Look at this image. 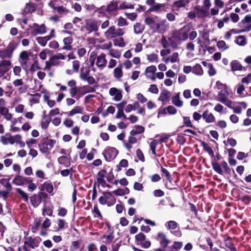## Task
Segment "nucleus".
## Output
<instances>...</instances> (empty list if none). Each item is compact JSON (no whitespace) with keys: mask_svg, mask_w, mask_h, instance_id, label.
Wrapping results in <instances>:
<instances>
[{"mask_svg":"<svg viewBox=\"0 0 251 251\" xmlns=\"http://www.w3.org/2000/svg\"><path fill=\"white\" fill-rule=\"evenodd\" d=\"M96 61V64L100 70H102L107 64V60L106 59V54L102 53L97 56V53L95 51L90 53L89 58V63L90 67H94Z\"/></svg>","mask_w":251,"mask_h":251,"instance_id":"1","label":"nucleus"},{"mask_svg":"<svg viewBox=\"0 0 251 251\" xmlns=\"http://www.w3.org/2000/svg\"><path fill=\"white\" fill-rule=\"evenodd\" d=\"M18 43L12 41L9 43L7 47L0 50V57L1 59H11L13 56L14 51L17 48Z\"/></svg>","mask_w":251,"mask_h":251,"instance_id":"2","label":"nucleus"},{"mask_svg":"<svg viewBox=\"0 0 251 251\" xmlns=\"http://www.w3.org/2000/svg\"><path fill=\"white\" fill-rule=\"evenodd\" d=\"M18 43L12 41L9 43L7 47L0 50V57L1 59H11L13 56L14 51L17 48Z\"/></svg>","mask_w":251,"mask_h":251,"instance_id":"3","label":"nucleus"},{"mask_svg":"<svg viewBox=\"0 0 251 251\" xmlns=\"http://www.w3.org/2000/svg\"><path fill=\"white\" fill-rule=\"evenodd\" d=\"M190 30L189 26H184L179 30H176L174 32L173 38L178 42L185 41L188 37V33Z\"/></svg>","mask_w":251,"mask_h":251,"instance_id":"4","label":"nucleus"},{"mask_svg":"<svg viewBox=\"0 0 251 251\" xmlns=\"http://www.w3.org/2000/svg\"><path fill=\"white\" fill-rule=\"evenodd\" d=\"M50 199L48 194L43 192H39L37 194H34L30 198V202L34 207H37L42 201L46 202Z\"/></svg>","mask_w":251,"mask_h":251,"instance_id":"5","label":"nucleus"},{"mask_svg":"<svg viewBox=\"0 0 251 251\" xmlns=\"http://www.w3.org/2000/svg\"><path fill=\"white\" fill-rule=\"evenodd\" d=\"M41 241L42 239L39 237L33 238L31 236H25L23 249L25 251H29L26 246L29 248L35 249L39 246Z\"/></svg>","mask_w":251,"mask_h":251,"instance_id":"6","label":"nucleus"},{"mask_svg":"<svg viewBox=\"0 0 251 251\" xmlns=\"http://www.w3.org/2000/svg\"><path fill=\"white\" fill-rule=\"evenodd\" d=\"M135 242L137 245L144 249L149 248L151 245V242L147 240L146 235L142 232L139 233L135 236Z\"/></svg>","mask_w":251,"mask_h":251,"instance_id":"7","label":"nucleus"},{"mask_svg":"<svg viewBox=\"0 0 251 251\" xmlns=\"http://www.w3.org/2000/svg\"><path fill=\"white\" fill-rule=\"evenodd\" d=\"M29 54L26 50L22 51L19 55V61L21 67L25 71H27L29 68Z\"/></svg>","mask_w":251,"mask_h":251,"instance_id":"8","label":"nucleus"},{"mask_svg":"<svg viewBox=\"0 0 251 251\" xmlns=\"http://www.w3.org/2000/svg\"><path fill=\"white\" fill-rule=\"evenodd\" d=\"M55 142V140L50 139L47 142L39 144L38 146L40 151L44 153H49Z\"/></svg>","mask_w":251,"mask_h":251,"instance_id":"9","label":"nucleus"},{"mask_svg":"<svg viewBox=\"0 0 251 251\" xmlns=\"http://www.w3.org/2000/svg\"><path fill=\"white\" fill-rule=\"evenodd\" d=\"M79 77L81 79L86 81L89 84H93L95 81V78L90 75V71L87 68L81 69Z\"/></svg>","mask_w":251,"mask_h":251,"instance_id":"10","label":"nucleus"},{"mask_svg":"<svg viewBox=\"0 0 251 251\" xmlns=\"http://www.w3.org/2000/svg\"><path fill=\"white\" fill-rule=\"evenodd\" d=\"M156 70V67L154 65L147 67L144 72V75L146 78L151 81H155L156 80L155 73Z\"/></svg>","mask_w":251,"mask_h":251,"instance_id":"11","label":"nucleus"},{"mask_svg":"<svg viewBox=\"0 0 251 251\" xmlns=\"http://www.w3.org/2000/svg\"><path fill=\"white\" fill-rule=\"evenodd\" d=\"M156 239L159 242V243L163 249L167 248L170 243V241L168 239L167 236L162 232H160L157 233Z\"/></svg>","mask_w":251,"mask_h":251,"instance_id":"12","label":"nucleus"},{"mask_svg":"<svg viewBox=\"0 0 251 251\" xmlns=\"http://www.w3.org/2000/svg\"><path fill=\"white\" fill-rule=\"evenodd\" d=\"M59 59H63V54L60 53L59 55L51 57L49 61L46 62V69H49L52 66L58 65Z\"/></svg>","mask_w":251,"mask_h":251,"instance_id":"13","label":"nucleus"},{"mask_svg":"<svg viewBox=\"0 0 251 251\" xmlns=\"http://www.w3.org/2000/svg\"><path fill=\"white\" fill-rule=\"evenodd\" d=\"M118 9V5L117 2L112 1L106 7V11L111 16H115L117 14V10Z\"/></svg>","mask_w":251,"mask_h":251,"instance_id":"14","label":"nucleus"},{"mask_svg":"<svg viewBox=\"0 0 251 251\" xmlns=\"http://www.w3.org/2000/svg\"><path fill=\"white\" fill-rule=\"evenodd\" d=\"M118 154V151L114 148H109L106 149L103 154L107 160L114 159Z\"/></svg>","mask_w":251,"mask_h":251,"instance_id":"15","label":"nucleus"},{"mask_svg":"<svg viewBox=\"0 0 251 251\" xmlns=\"http://www.w3.org/2000/svg\"><path fill=\"white\" fill-rule=\"evenodd\" d=\"M162 61L166 64L169 63H174L179 61V54L177 52H174L168 57L162 58Z\"/></svg>","mask_w":251,"mask_h":251,"instance_id":"16","label":"nucleus"},{"mask_svg":"<svg viewBox=\"0 0 251 251\" xmlns=\"http://www.w3.org/2000/svg\"><path fill=\"white\" fill-rule=\"evenodd\" d=\"M234 104L232 107L233 111L238 114H240L243 109H245L247 107V104L244 102H240L236 103L237 104L235 103Z\"/></svg>","mask_w":251,"mask_h":251,"instance_id":"17","label":"nucleus"},{"mask_svg":"<svg viewBox=\"0 0 251 251\" xmlns=\"http://www.w3.org/2000/svg\"><path fill=\"white\" fill-rule=\"evenodd\" d=\"M109 94L111 96H114V100L119 101L122 98V94L121 91L116 88H112L109 90Z\"/></svg>","mask_w":251,"mask_h":251,"instance_id":"18","label":"nucleus"},{"mask_svg":"<svg viewBox=\"0 0 251 251\" xmlns=\"http://www.w3.org/2000/svg\"><path fill=\"white\" fill-rule=\"evenodd\" d=\"M202 117L207 123H213L215 121V118L213 114L207 110L203 112Z\"/></svg>","mask_w":251,"mask_h":251,"instance_id":"19","label":"nucleus"},{"mask_svg":"<svg viewBox=\"0 0 251 251\" xmlns=\"http://www.w3.org/2000/svg\"><path fill=\"white\" fill-rule=\"evenodd\" d=\"M40 192H43L46 191L49 194L52 193L53 191V186L50 182H45L40 187H39Z\"/></svg>","mask_w":251,"mask_h":251,"instance_id":"20","label":"nucleus"},{"mask_svg":"<svg viewBox=\"0 0 251 251\" xmlns=\"http://www.w3.org/2000/svg\"><path fill=\"white\" fill-rule=\"evenodd\" d=\"M11 64V62L10 60L5 59L1 60L0 61V71L5 74L9 70Z\"/></svg>","mask_w":251,"mask_h":251,"instance_id":"21","label":"nucleus"},{"mask_svg":"<svg viewBox=\"0 0 251 251\" xmlns=\"http://www.w3.org/2000/svg\"><path fill=\"white\" fill-rule=\"evenodd\" d=\"M103 193L107 201V206H110L113 205L116 202L115 198L109 192H104Z\"/></svg>","mask_w":251,"mask_h":251,"instance_id":"22","label":"nucleus"},{"mask_svg":"<svg viewBox=\"0 0 251 251\" xmlns=\"http://www.w3.org/2000/svg\"><path fill=\"white\" fill-rule=\"evenodd\" d=\"M33 27L36 34H44L46 32V27L44 24L39 25L38 24L34 23Z\"/></svg>","mask_w":251,"mask_h":251,"instance_id":"23","label":"nucleus"},{"mask_svg":"<svg viewBox=\"0 0 251 251\" xmlns=\"http://www.w3.org/2000/svg\"><path fill=\"white\" fill-rule=\"evenodd\" d=\"M37 5L32 2L27 3L24 9V12L26 14H31L36 10Z\"/></svg>","mask_w":251,"mask_h":251,"instance_id":"24","label":"nucleus"},{"mask_svg":"<svg viewBox=\"0 0 251 251\" xmlns=\"http://www.w3.org/2000/svg\"><path fill=\"white\" fill-rule=\"evenodd\" d=\"M122 68V64H120L113 71L114 77L119 80L121 79L123 75Z\"/></svg>","mask_w":251,"mask_h":251,"instance_id":"25","label":"nucleus"},{"mask_svg":"<svg viewBox=\"0 0 251 251\" xmlns=\"http://www.w3.org/2000/svg\"><path fill=\"white\" fill-rule=\"evenodd\" d=\"M172 103L177 107H181L183 105V101L180 99V93H177L172 97Z\"/></svg>","mask_w":251,"mask_h":251,"instance_id":"26","label":"nucleus"},{"mask_svg":"<svg viewBox=\"0 0 251 251\" xmlns=\"http://www.w3.org/2000/svg\"><path fill=\"white\" fill-rule=\"evenodd\" d=\"M104 36L107 39H111L116 37L115 34V27L110 26L104 33Z\"/></svg>","mask_w":251,"mask_h":251,"instance_id":"27","label":"nucleus"},{"mask_svg":"<svg viewBox=\"0 0 251 251\" xmlns=\"http://www.w3.org/2000/svg\"><path fill=\"white\" fill-rule=\"evenodd\" d=\"M156 26L157 31L159 32H163L168 28V26L166 24V21L165 20L160 21L156 24Z\"/></svg>","mask_w":251,"mask_h":251,"instance_id":"28","label":"nucleus"},{"mask_svg":"<svg viewBox=\"0 0 251 251\" xmlns=\"http://www.w3.org/2000/svg\"><path fill=\"white\" fill-rule=\"evenodd\" d=\"M0 139L1 142L4 145H6L8 143L10 144H13L14 143V139L13 136L8 134H6L5 136H1Z\"/></svg>","mask_w":251,"mask_h":251,"instance_id":"29","label":"nucleus"},{"mask_svg":"<svg viewBox=\"0 0 251 251\" xmlns=\"http://www.w3.org/2000/svg\"><path fill=\"white\" fill-rule=\"evenodd\" d=\"M86 28L89 32L96 31L99 28V24L94 21L90 22L87 24Z\"/></svg>","mask_w":251,"mask_h":251,"instance_id":"30","label":"nucleus"},{"mask_svg":"<svg viewBox=\"0 0 251 251\" xmlns=\"http://www.w3.org/2000/svg\"><path fill=\"white\" fill-rule=\"evenodd\" d=\"M169 97L170 92L168 91H164L160 93L158 100L162 101L163 104H165Z\"/></svg>","mask_w":251,"mask_h":251,"instance_id":"31","label":"nucleus"},{"mask_svg":"<svg viewBox=\"0 0 251 251\" xmlns=\"http://www.w3.org/2000/svg\"><path fill=\"white\" fill-rule=\"evenodd\" d=\"M134 32L135 34H141L145 29V26L143 24L137 23L133 25Z\"/></svg>","mask_w":251,"mask_h":251,"instance_id":"32","label":"nucleus"},{"mask_svg":"<svg viewBox=\"0 0 251 251\" xmlns=\"http://www.w3.org/2000/svg\"><path fill=\"white\" fill-rule=\"evenodd\" d=\"M10 177L0 179V184L3 185L7 190L11 191L12 186L9 182Z\"/></svg>","mask_w":251,"mask_h":251,"instance_id":"33","label":"nucleus"},{"mask_svg":"<svg viewBox=\"0 0 251 251\" xmlns=\"http://www.w3.org/2000/svg\"><path fill=\"white\" fill-rule=\"evenodd\" d=\"M145 128L141 126H135L133 129L130 131L131 135H136L137 134L143 133L144 131Z\"/></svg>","mask_w":251,"mask_h":251,"instance_id":"34","label":"nucleus"},{"mask_svg":"<svg viewBox=\"0 0 251 251\" xmlns=\"http://www.w3.org/2000/svg\"><path fill=\"white\" fill-rule=\"evenodd\" d=\"M41 223V220H38L37 218L34 219L33 225L31 228V230L33 233H35L38 231Z\"/></svg>","mask_w":251,"mask_h":251,"instance_id":"35","label":"nucleus"},{"mask_svg":"<svg viewBox=\"0 0 251 251\" xmlns=\"http://www.w3.org/2000/svg\"><path fill=\"white\" fill-rule=\"evenodd\" d=\"M164 4L160 3H154L151 8H150V11L159 12L164 8Z\"/></svg>","mask_w":251,"mask_h":251,"instance_id":"36","label":"nucleus"},{"mask_svg":"<svg viewBox=\"0 0 251 251\" xmlns=\"http://www.w3.org/2000/svg\"><path fill=\"white\" fill-rule=\"evenodd\" d=\"M51 120V118L49 115H45L41 123L42 128L43 129L47 128Z\"/></svg>","mask_w":251,"mask_h":251,"instance_id":"37","label":"nucleus"},{"mask_svg":"<svg viewBox=\"0 0 251 251\" xmlns=\"http://www.w3.org/2000/svg\"><path fill=\"white\" fill-rule=\"evenodd\" d=\"M37 58V55H35V57L33 58L34 59V62L33 64L31 65V67L29 69V71L31 72H34L37 70H40L41 68L39 66L38 62L36 60Z\"/></svg>","mask_w":251,"mask_h":251,"instance_id":"38","label":"nucleus"},{"mask_svg":"<svg viewBox=\"0 0 251 251\" xmlns=\"http://www.w3.org/2000/svg\"><path fill=\"white\" fill-rule=\"evenodd\" d=\"M83 110V107L81 106H75L68 113V116H72L75 114L82 113Z\"/></svg>","mask_w":251,"mask_h":251,"instance_id":"39","label":"nucleus"},{"mask_svg":"<svg viewBox=\"0 0 251 251\" xmlns=\"http://www.w3.org/2000/svg\"><path fill=\"white\" fill-rule=\"evenodd\" d=\"M228 95L229 93L228 92L227 88L220 91L218 93V96L219 97L218 100L219 101V100H223L224 99L227 98Z\"/></svg>","mask_w":251,"mask_h":251,"instance_id":"40","label":"nucleus"},{"mask_svg":"<svg viewBox=\"0 0 251 251\" xmlns=\"http://www.w3.org/2000/svg\"><path fill=\"white\" fill-rule=\"evenodd\" d=\"M108 54L112 57L119 59L121 56V52L117 50L110 49L108 51Z\"/></svg>","mask_w":251,"mask_h":251,"instance_id":"41","label":"nucleus"},{"mask_svg":"<svg viewBox=\"0 0 251 251\" xmlns=\"http://www.w3.org/2000/svg\"><path fill=\"white\" fill-rule=\"evenodd\" d=\"M147 60L151 63H157L158 61V56L155 53H151L147 55Z\"/></svg>","mask_w":251,"mask_h":251,"instance_id":"42","label":"nucleus"},{"mask_svg":"<svg viewBox=\"0 0 251 251\" xmlns=\"http://www.w3.org/2000/svg\"><path fill=\"white\" fill-rule=\"evenodd\" d=\"M189 2L187 0H179L175 2L174 4V7L175 8H179L181 7H184Z\"/></svg>","mask_w":251,"mask_h":251,"instance_id":"43","label":"nucleus"},{"mask_svg":"<svg viewBox=\"0 0 251 251\" xmlns=\"http://www.w3.org/2000/svg\"><path fill=\"white\" fill-rule=\"evenodd\" d=\"M23 176L17 175L14 177L12 183L18 186L23 185Z\"/></svg>","mask_w":251,"mask_h":251,"instance_id":"44","label":"nucleus"},{"mask_svg":"<svg viewBox=\"0 0 251 251\" xmlns=\"http://www.w3.org/2000/svg\"><path fill=\"white\" fill-rule=\"evenodd\" d=\"M128 192V190L127 188H126L125 189H118L116 190H114L112 192V193L116 196H124L126 193H127Z\"/></svg>","mask_w":251,"mask_h":251,"instance_id":"45","label":"nucleus"},{"mask_svg":"<svg viewBox=\"0 0 251 251\" xmlns=\"http://www.w3.org/2000/svg\"><path fill=\"white\" fill-rule=\"evenodd\" d=\"M105 174H106V171L104 170H101L98 173L97 180L99 183H105V182L104 181V180L103 179V178L105 176Z\"/></svg>","mask_w":251,"mask_h":251,"instance_id":"46","label":"nucleus"},{"mask_svg":"<svg viewBox=\"0 0 251 251\" xmlns=\"http://www.w3.org/2000/svg\"><path fill=\"white\" fill-rule=\"evenodd\" d=\"M193 72L197 75H202L203 74V70L201 66L199 64H196L193 68Z\"/></svg>","mask_w":251,"mask_h":251,"instance_id":"47","label":"nucleus"},{"mask_svg":"<svg viewBox=\"0 0 251 251\" xmlns=\"http://www.w3.org/2000/svg\"><path fill=\"white\" fill-rule=\"evenodd\" d=\"M16 191L23 198V200L25 202L28 201V196L26 193H25L24 191H23L20 188H16Z\"/></svg>","mask_w":251,"mask_h":251,"instance_id":"48","label":"nucleus"},{"mask_svg":"<svg viewBox=\"0 0 251 251\" xmlns=\"http://www.w3.org/2000/svg\"><path fill=\"white\" fill-rule=\"evenodd\" d=\"M231 70L232 71H240L242 70V65L237 61L232 62L231 63Z\"/></svg>","mask_w":251,"mask_h":251,"instance_id":"49","label":"nucleus"},{"mask_svg":"<svg viewBox=\"0 0 251 251\" xmlns=\"http://www.w3.org/2000/svg\"><path fill=\"white\" fill-rule=\"evenodd\" d=\"M165 226L168 229H174L176 228L177 224L174 221H170L166 223Z\"/></svg>","mask_w":251,"mask_h":251,"instance_id":"50","label":"nucleus"},{"mask_svg":"<svg viewBox=\"0 0 251 251\" xmlns=\"http://www.w3.org/2000/svg\"><path fill=\"white\" fill-rule=\"evenodd\" d=\"M159 143L158 140H153L150 144V149L151 150L152 153L154 155H156V147Z\"/></svg>","mask_w":251,"mask_h":251,"instance_id":"51","label":"nucleus"},{"mask_svg":"<svg viewBox=\"0 0 251 251\" xmlns=\"http://www.w3.org/2000/svg\"><path fill=\"white\" fill-rule=\"evenodd\" d=\"M243 22L244 24H246L247 25V29L248 30H250L251 29V16L250 15H247L244 18V20H243Z\"/></svg>","mask_w":251,"mask_h":251,"instance_id":"52","label":"nucleus"},{"mask_svg":"<svg viewBox=\"0 0 251 251\" xmlns=\"http://www.w3.org/2000/svg\"><path fill=\"white\" fill-rule=\"evenodd\" d=\"M212 166L213 169L218 174L222 175L223 174V171L220 164L216 162H213L212 163Z\"/></svg>","mask_w":251,"mask_h":251,"instance_id":"53","label":"nucleus"},{"mask_svg":"<svg viewBox=\"0 0 251 251\" xmlns=\"http://www.w3.org/2000/svg\"><path fill=\"white\" fill-rule=\"evenodd\" d=\"M119 8L122 9H133L134 6L131 3L126 1H124L120 4Z\"/></svg>","mask_w":251,"mask_h":251,"instance_id":"54","label":"nucleus"},{"mask_svg":"<svg viewBox=\"0 0 251 251\" xmlns=\"http://www.w3.org/2000/svg\"><path fill=\"white\" fill-rule=\"evenodd\" d=\"M114 44L115 46L123 48L125 46L126 44L124 41V39L123 38H120L118 39H116L114 40Z\"/></svg>","mask_w":251,"mask_h":251,"instance_id":"55","label":"nucleus"},{"mask_svg":"<svg viewBox=\"0 0 251 251\" xmlns=\"http://www.w3.org/2000/svg\"><path fill=\"white\" fill-rule=\"evenodd\" d=\"M94 90V88L89 86H84L79 88V92L81 93H90L93 92Z\"/></svg>","mask_w":251,"mask_h":251,"instance_id":"56","label":"nucleus"},{"mask_svg":"<svg viewBox=\"0 0 251 251\" xmlns=\"http://www.w3.org/2000/svg\"><path fill=\"white\" fill-rule=\"evenodd\" d=\"M72 42V38L71 37H66L64 39V43L65 45H67L66 46H64V49H70L71 48V46L70 44Z\"/></svg>","mask_w":251,"mask_h":251,"instance_id":"57","label":"nucleus"},{"mask_svg":"<svg viewBox=\"0 0 251 251\" xmlns=\"http://www.w3.org/2000/svg\"><path fill=\"white\" fill-rule=\"evenodd\" d=\"M148 91L151 93L157 94L159 92V89L156 84H151L148 89Z\"/></svg>","mask_w":251,"mask_h":251,"instance_id":"58","label":"nucleus"},{"mask_svg":"<svg viewBox=\"0 0 251 251\" xmlns=\"http://www.w3.org/2000/svg\"><path fill=\"white\" fill-rule=\"evenodd\" d=\"M201 146L203 149L207 151L210 155H213V151L212 149L208 146V145L204 142L201 143Z\"/></svg>","mask_w":251,"mask_h":251,"instance_id":"59","label":"nucleus"},{"mask_svg":"<svg viewBox=\"0 0 251 251\" xmlns=\"http://www.w3.org/2000/svg\"><path fill=\"white\" fill-rule=\"evenodd\" d=\"M136 98L138 101L141 103H144L147 101V99L141 93H138L136 95Z\"/></svg>","mask_w":251,"mask_h":251,"instance_id":"60","label":"nucleus"},{"mask_svg":"<svg viewBox=\"0 0 251 251\" xmlns=\"http://www.w3.org/2000/svg\"><path fill=\"white\" fill-rule=\"evenodd\" d=\"M236 43L240 46H244L246 44V40L243 36H239L237 37Z\"/></svg>","mask_w":251,"mask_h":251,"instance_id":"61","label":"nucleus"},{"mask_svg":"<svg viewBox=\"0 0 251 251\" xmlns=\"http://www.w3.org/2000/svg\"><path fill=\"white\" fill-rule=\"evenodd\" d=\"M31 96L34 97L33 98L30 100V102L33 103H38L39 102V99L41 97V94L39 93H36Z\"/></svg>","mask_w":251,"mask_h":251,"instance_id":"62","label":"nucleus"},{"mask_svg":"<svg viewBox=\"0 0 251 251\" xmlns=\"http://www.w3.org/2000/svg\"><path fill=\"white\" fill-rule=\"evenodd\" d=\"M136 156L142 162L145 161V157L144 154L140 149L137 150L136 151Z\"/></svg>","mask_w":251,"mask_h":251,"instance_id":"63","label":"nucleus"},{"mask_svg":"<svg viewBox=\"0 0 251 251\" xmlns=\"http://www.w3.org/2000/svg\"><path fill=\"white\" fill-rule=\"evenodd\" d=\"M218 47L223 50L228 49V47L226 45V43L224 41H220L217 43Z\"/></svg>","mask_w":251,"mask_h":251,"instance_id":"64","label":"nucleus"}]
</instances>
